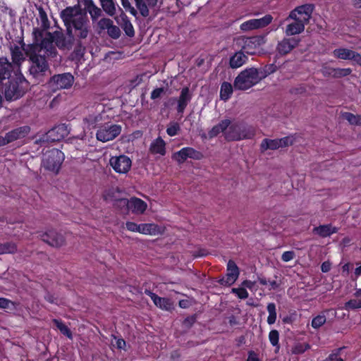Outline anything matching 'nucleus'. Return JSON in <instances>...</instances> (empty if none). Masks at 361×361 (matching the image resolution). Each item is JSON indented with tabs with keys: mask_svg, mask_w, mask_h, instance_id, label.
Segmentation results:
<instances>
[{
	"mask_svg": "<svg viewBox=\"0 0 361 361\" xmlns=\"http://www.w3.org/2000/svg\"><path fill=\"white\" fill-rule=\"evenodd\" d=\"M59 16L66 27V33L59 27V30L53 32H46L39 42L43 46L51 44L54 48L68 51L75 44V52L82 54L92 36L89 17L78 4L66 7L61 11Z\"/></svg>",
	"mask_w": 361,
	"mask_h": 361,
	"instance_id": "f257e3e1",
	"label": "nucleus"
},
{
	"mask_svg": "<svg viewBox=\"0 0 361 361\" xmlns=\"http://www.w3.org/2000/svg\"><path fill=\"white\" fill-rule=\"evenodd\" d=\"M42 37V32L38 28H33V42L26 46L25 55L29 58L31 64L29 72L35 78L44 76L49 69L47 59L54 58L58 54L57 49L54 48L51 44L44 46L39 42Z\"/></svg>",
	"mask_w": 361,
	"mask_h": 361,
	"instance_id": "f03ea898",
	"label": "nucleus"
},
{
	"mask_svg": "<svg viewBox=\"0 0 361 361\" xmlns=\"http://www.w3.org/2000/svg\"><path fill=\"white\" fill-rule=\"evenodd\" d=\"M314 6L312 4H307L296 7L293 10L288 18L294 20V22L288 25L286 28V35H295L302 32L305 26L311 18Z\"/></svg>",
	"mask_w": 361,
	"mask_h": 361,
	"instance_id": "7ed1b4c3",
	"label": "nucleus"
},
{
	"mask_svg": "<svg viewBox=\"0 0 361 361\" xmlns=\"http://www.w3.org/2000/svg\"><path fill=\"white\" fill-rule=\"evenodd\" d=\"M265 77L266 74H262V72L255 68H246L235 78L233 86L236 90H246L259 82Z\"/></svg>",
	"mask_w": 361,
	"mask_h": 361,
	"instance_id": "20e7f679",
	"label": "nucleus"
},
{
	"mask_svg": "<svg viewBox=\"0 0 361 361\" xmlns=\"http://www.w3.org/2000/svg\"><path fill=\"white\" fill-rule=\"evenodd\" d=\"M255 135V128L241 122L231 123L227 130L224 133V137L227 141L252 139Z\"/></svg>",
	"mask_w": 361,
	"mask_h": 361,
	"instance_id": "39448f33",
	"label": "nucleus"
},
{
	"mask_svg": "<svg viewBox=\"0 0 361 361\" xmlns=\"http://www.w3.org/2000/svg\"><path fill=\"white\" fill-rule=\"evenodd\" d=\"M64 158V154L61 150L52 149L44 154L42 166L45 170L57 174Z\"/></svg>",
	"mask_w": 361,
	"mask_h": 361,
	"instance_id": "423d86ee",
	"label": "nucleus"
},
{
	"mask_svg": "<svg viewBox=\"0 0 361 361\" xmlns=\"http://www.w3.org/2000/svg\"><path fill=\"white\" fill-rule=\"evenodd\" d=\"M121 130L122 127L120 125L106 123L99 127L96 137L102 142L111 141L120 135Z\"/></svg>",
	"mask_w": 361,
	"mask_h": 361,
	"instance_id": "0eeeda50",
	"label": "nucleus"
},
{
	"mask_svg": "<svg viewBox=\"0 0 361 361\" xmlns=\"http://www.w3.org/2000/svg\"><path fill=\"white\" fill-rule=\"evenodd\" d=\"M2 88V94L7 100H15L22 97L24 91L20 87L19 82L15 79L7 80L0 85Z\"/></svg>",
	"mask_w": 361,
	"mask_h": 361,
	"instance_id": "6e6552de",
	"label": "nucleus"
},
{
	"mask_svg": "<svg viewBox=\"0 0 361 361\" xmlns=\"http://www.w3.org/2000/svg\"><path fill=\"white\" fill-rule=\"evenodd\" d=\"M40 239L49 245L59 248L66 245L64 235L55 229H48L39 234Z\"/></svg>",
	"mask_w": 361,
	"mask_h": 361,
	"instance_id": "1a4fd4ad",
	"label": "nucleus"
},
{
	"mask_svg": "<svg viewBox=\"0 0 361 361\" xmlns=\"http://www.w3.org/2000/svg\"><path fill=\"white\" fill-rule=\"evenodd\" d=\"M293 138L292 136H286L280 139H264L260 144V149L265 152L268 149L276 150L292 145Z\"/></svg>",
	"mask_w": 361,
	"mask_h": 361,
	"instance_id": "9d476101",
	"label": "nucleus"
},
{
	"mask_svg": "<svg viewBox=\"0 0 361 361\" xmlns=\"http://www.w3.org/2000/svg\"><path fill=\"white\" fill-rule=\"evenodd\" d=\"M73 82L74 77L70 73L54 75L49 80V85L54 90L68 89Z\"/></svg>",
	"mask_w": 361,
	"mask_h": 361,
	"instance_id": "9b49d317",
	"label": "nucleus"
},
{
	"mask_svg": "<svg viewBox=\"0 0 361 361\" xmlns=\"http://www.w3.org/2000/svg\"><path fill=\"white\" fill-rule=\"evenodd\" d=\"M70 133V129L68 125L65 123L59 124L51 130H49L44 135H43V142H57L65 137L68 136Z\"/></svg>",
	"mask_w": 361,
	"mask_h": 361,
	"instance_id": "f8f14e48",
	"label": "nucleus"
},
{
	"mask_svg": "<svg viewBox=\"0 0 361 361\" xmlns=\"http://www.w3.org/2000/svg\"><path fill=\"white\" fill-rule=\"evenodd\" d=\"M109 164L116 173L125 174L130 171L132 161L126 155H120L111 157Z\"/></svg>",
	"mask_w": 361,
	"mask_h": 361,
	"instance_id": "ddd939ff",
	"label": "nucleus"
},
{
	"mask_svg": "<svg viewBox=\"0 0 361 361\" xmlns=\"http://www.w3.org/2000/svg\"><path fill=\"white\" fill-rule=\"evenodd\" d=\"M273 20V17L269 15H265L260 18L250 19L243 23L240 27L242 31L247 32L255 29L263 28L269 25Z\"/></svg>",
	"mask_w": 361,
	"mask_h": 361,
	"instance_id": "4468645a",
	"label": "nucleus"
},
{
	"mask_svg": "<svg viewBox=\"0 0 361 361\" xmlns=\"http://www.w3.org/2000/svg\"><path fill=\"white\" fill-rule=\"evenodd\" d=\"M172 158L178 164H183L188 158L200 160L203 158V154L192 147H187L175 152L172 155Z\"/></svg>",
	"mask_w": 361,
	"mask_h": 361,
	"instance_id": "2eb2a0df",
	"label": "nucleus"
},
{
	"mask_svg": "<svg viewBox=\"0 0 361 361\" xmlns=\"http://www.w3.org/2000/svg\"><path fill=\"white\" fill-rule=\"evenodd\" d=\"M242 50L250 55L256 54L259 48L264 44V38L259 36H254L243 39Z\"/></svg>",
	"mask_w": 361,
	"mask_h": 361,
	"instance_id": "dca6fc26",
	"label": "nucleus"
},
{
	"mask_svg": "<svg viewBox=\"0 0 361 361\" xmlns=\"http://www.w3.org/2000/svg\"><path fill=\"white\" fill-rule=\"evenodd\" d=\"M239 269L233 260H229L227 264V273L226 276L219 280V283L223 286H231L238 279Z\"/></svg>",
	"mask_w": 361,
	"mask_h": 361,
	"instance_id": "f3484780",
	"label": "nucleus"
},
{
	"mask_svg": "<svg viewBox=\"0 0 361 361\" xmlns=\"http://www.w3.org/2000/svg\"><path fill=\"white\" fill-rule=\"evenodd\" d=\"M333 56L338 59L351 60L361 65V54L347 48H338L333 51Z\"/></svg>",
	"mask_w": 361,
	"mask_h": 361,
	"instance_id": "a211bd4d",
	"label": "nucleus"
},
{
	"mask_svg": "<svg viewBox=\"0 0 361 361\" xmlns=\"http://www.w3.org/2000/svg\"><path fill=\"white\" fill-rule=\"evenodd\" d=\"M21 47H19L16 44H11L9 47V50L11 52L12 64L17 68H20L21 64L25 61V49H26L25 43L21 42Z\"/></svg>",
	"mask_w": 361,
	"mask_h": 361,
	"instance_id": "6ab92c4d",
	"label": "nucleus"
},
{
	"mask_svg": "<svg viewBox=\"0 0 361 361\" xmlns=\"http://www.w3.org/2000/svg\"><path fill=\"white\" fill-rule=\"evenodd\" d=\"M15 67L6 57H0V85L4 81L10 80L9 77ZM2 88L0 87V103L1 102Z\"/></svg>",
	"mask_w": 361,
	"mask_h": 361,
	"instance_id": "aec40b11",
	"label": "nucleus"
},
{
	"mask_svg": "<svg viewBox=\"0 0 361 361\" xmlns=\"http://www.w3.org/2000/svg\"><path fill=\"white\" fill-rule=\"evenodd\" d=\"M299 42L300 39L295 37L283 38L277 44L276 51L281 56L286 55L295 48Z\"/></svg>",
	"mask_w": 361,
	"mask_h": 361,
	"instance_id": "412c9836",
	"label": "nucleus"
},
{
	"mask_svg": "<svg viewBox=\"0 0 361 361\" xmlns=\"http://www.w3.org/2000/svg\"><path fill=\"white\" fill-rule=\"evenodd\" d=\"M83 12L90 14V19L93 23H95L99 18L103 15L104 11L102 8L98 7L93 0H85V10Z\"/></svg>",
	"mask_w": 361,
	"mask_h": 361,
	"instance_id": "4be33fe9",
	"label": "nucleus"
},
{
	"mask_svg": "<svg viewBox=\"0 0 361 361\" xmlns=\"http://www.w3.org/2000/svg\"><path fill=\"white\" fill-rule=\"evenodd\" d=\"M30 132V128L28 126H23L16 128L6 133V139L8 143L17 140L25 137Z\"/></svg>",
	"mask_w": 361,
	"mask_h": 361,
	"instance_id": "5701e85b",
	"label": "nucleus"
},
{
	"mask_svg": "<svg viewBox=\"0 0 361 361\" xmlns=\"http://www.w3.org/2000/svg\"><path fill=\"white\" fill-rule=\"evenodd\" d=\"M192 98V94L190 92V90L188 87H183L181 90L178 100L177 111L178 113H183L190 102Z\"/></svg>",
	"mask_w": 361,
	"mask_h": 361,
	"instance_id": "b1692460",
	"label": "nucleus"
},
{
	"mask_svg": "<svg viewBox=\"0 0 361 361\" xmlns=\"http://www.w3.org/2000/svg\"><path fill=\"white\" fill-rule=\"evenodd\" d=\"M145 202L137 197H132L130 199L129 209L134 214H142L147 209Z\"/></svg>",
	"mask_w": 361,
	"mask_h": 361,
	"instance_id": "393cba45",
	"label": "nucleus"
},
{
	"mask_svg": "<svg viewBox=\"0 0 361 361\" xmlns=\"http://www.w3.org/2000/svg\"><path fill=\"white\" fill-rule=\"evenodd\" d=\"M136 6L143 17L149 14L148 6L154 7L157 5L158 0H135Z\"/></svg>",
	"mask_w": 361,
	"mask_h": 361,
	"instance_id": "a878e982",
	"label": "nucleus"
},
{
	"mask_svg": "<svg viewBox=\"0 0 361 361\" xmlns=\"http://www.w3.org/2000/svg\"><path fill=\"white\" fill-rule=\"evenodd\" d=\"M337 231L338 228L331 224L321 225L313 228V233L322 238L329 237L331 234L337 233Z\"/></svg>",
	"mask_w": 361,
	"mask_h": 361,
	"instance_id": "bb28decb",
	"label": "nucleus"
},
{
	"mask_svg": "<svg viewBox=\"0 0 361 361\" xmlns=\"http://www.w3.org/2000/svg\"><path fill=\"white\" fill-rule=\"evenodd\" d=\"M231 124V120L224 119L221 121L217 125L214 126L209 132V138L216 137L220 133H224L227 130L228 127Z\"/></svg>",
	"mask_w": 361,
	"mask_h": 361,
	"instance_id": "cd10ccee",
	"label": "nucleus"
},
{
	"mask_svg": "<svg viewBox=\"0 0 361 361\" xmlns=\"http://www.w3.org/2000/svg\"><path fill=\"white\" fill-rule=\"evenodd\" d=\"M247 60V56L245 54V52L242 50L237 51L233 56H232L229 61V65L232 68H238L242 66Z\"/></svg>",
	"mask_w": 361,
	"mask_h": 361,
	"instance_id": "c85d7f7f",
	"label": "nucleus"
},
{
	"mask_svg": "<svg viewBox=\"0 0 361 361\" xmlns=\"http://www.w3.org/2000/svg\"><path fill=\"white\" fill-rule=\"evenodd\" d=\"M115 192L114 190H110L104 195V197L106 201H114V205L118 208L127 207L129 209L130 200L126 198H119L113 200V194Z\"/></svg>",
	"mask_w": 361,
	"mask_h": 361,
	"instance_id": "c756f323",
	"label": "nucleus"
},
{
	"mask_svg": "<svg viewBox=\"0 0 361 361\" xmlns=\"http://www.w3.org/2000/svg\"><path fill=\"white\" fill-rule=\"evenodd\" d=\"M102 10L109 16L116 13L117 4L115 0H99Z\"/></svg>",
	"mask_w": 361,
	"mask_h": 361,
	"instance_id": "7c9ffc66",
	"label": "nucleus"
},
{
	"mask_svg": "<svg viewBox=\"0 0 361 361\" xmlns=\"http://www.w3.org/2000/svg\"><path fill=\"white\" fill-rule=\"evenodd\" d=\"M149 152L154 154L164 155L166 153L165 142L161 137L157 138L151 143Z\"/></svg>",
	"mask_w": 361,
	"mask_h": 361,
	"instance_id": "2f4dec72",
	"label": "nucleus"
},
{
	"mask_svg": "<svg viewBox=\"0 0 361 361\" xmlns=\"http://www.w3.org/2000/svg\"><path fill=\"white\" fill-rule=\"evenodd\" d=\"M39 11V23L41 28L37 27L39 30L42 32V34L44 33V31L47 30L50 27V22L48 19L47 15L45 12V11L42 8L39 7L38 8Z\"/></svg>",
	"mask_w": 361,
	"mask_h": 361,
	"instance_id": "473e14b6",
	"label": "nucleus"
},
{
	"mask_svg": "<svg viewBox=\"0 0 361 361\" xmlns=\"http://www.w3.org/2000/svg\"><path fill=\"white\" fill-rule=\"evenodd\" d=\"M153 302L157 307L164 310H170L173 308L172 302L166 298H161L157 295Z\"/></svg>",
	"mask_w": 361,
	"mask_h": 361,
	"instance_id": "72a5a7b5",
	"label": "nucleus"
},
{
	"mask_svg": "<svg viewBox=\"0 0 361 361\" xmlns=\"http://www.w3.org/2000/svg\"><path fill=\"white\" fill-rule=\"evenodd\" d=\"M233 93V86L228 82H224L221 85L220 97L223 100L228 99Z\"/></svg>",
	"mask_w": 361,
	"mask_h": 361,
	"instance_id": "f704fd0d",
	"label": "nucleus"
},
{
	"mask_svg": "<svg viewBox=\"0 0 361 361\" xmlns=\"http://www.w3.org/2000/svg\"><path fill=\"white\" fill-rule=\"evenodd\" d=\"M121 27L124 30L126 35L130 37L135 35V30L133 26L126 16H122L121 18Z\"/></svg>",
	"mask_w": 361,
	"mask_h": 361,
	"instance_id": "c9c22d12",
	"label": "nucleus"
},
{
	"mask_svg": "<svg viewBox=\"0 0 361 361\" xmlns=\"http://www.w3.org/2000/svg\"><path fill=\"white\" fill-rule=\"evenodd\" d=\"M142 234L157 235L161 233V228L155 224H143Z\"/></svg>",
	"mask_w": 361,
	"mask_h": 361,
	"instance_id": "e433bc0d",
	"label": "nucleus"
},
{
	"mask_svg": "<svg viewBox=\"0 0 361 361\" xmlns=\"http://www.w3.org/2000/svg\"><path fill=\"white\" fill-rule=\"evenodd\" d=\"M16 251L17 246L14 243L7 242L4 243H0V255L13 254Z\"/></svg>",
	"mask_w": 361,
	"mask_h": 361,
	"instance_id": "4c0bfd02",
	"label": "nucleus"
},
{
	"mask_svg": "<svg viewBox=\"0 0 361 361\" xmlns=\"http://www.w3.org/2000/svg\"><path fill=\"white\" fill-rule=\"evenodd\" d=\"M267 311L269 312V316L267 317V323L269 324H273L276 322V305L273 302L269 303L267 305Z\"/></svg>",
	"mask_w": 361,
	"mask_h": 361,
	"instance_id": "58836bf2",
	"label": "nucleus"
},
{
	"mask_svg": "<svg viewBox=\"0 0 361 361\" xmlns=\"http://www.w3.org/2000/svg\"><path fill=\"white\" fill-rule=\"evenodd\" d=\"M343 118L352 125L361 126V115H355L350 112H345L343 114Z\"/></svg>",
	"mask_w": 361,
	"mask_h": 361,
	"instance_id": "ea45409f",
	"label": "nucleus"
},
{
	"mask_svg": "<svg viewBox=\"0 0 361 361\" xmlns=\"http://www.w3.org/2000/svg\"><path fill=\"white\" fill-rule=\"evenodd\" d=\"M53 323L56 325V326L59 329L61 334L66 336L68 338H72V334L68 327L63 324L61 321L58 319H54Z\"/></svg>",
	"mask_w": 361,
	"mask_h": 361,
	"instance_id": "a19ab883",
	"label": "nucleus"
},
{
	"mask_svg": "<svg viewBox=\"0 0 361 361\" xmlns=\"http://www.w3.org/2000/svg\"><path fill=\"white\" fill-rule=\"evenodd\" d=\"M310 348L308 343H297L291 349V353L295 355L302 354Z\"/></svg>",
	"mask_w": 361,
	"mask_h": 361,
	"instance_id": "79ce46f5",
	"label": "nucleus"
},
{
	"mask_svg": "<svg viewBox=\"0 0 361 361\" xmlns=\"http://www.w3.org/2000/svg\"><path fill=\"white\" fill-rule=\"evenodd\" d=\"M113 23V20L108 18H102L96 22L97 27L100 31L104 30L107 31Z\"/></svg>",
	"mask_w": 361,
	"mask_h": 361,
	"instance_id": "37998d69",
	"label": "nucleus"
},
{
	"mask_svg": "<svg viewBox=\"0 0 361 361\" xmlns=\"http://www.w3.org/2000/svg\"><path fill=\"white\" fill-rule=\"evenodd\" d=\"M101 120L99 115H89L84 118V121L88 125L90 128H94L97 127V123Z\"/></svg>",
	"mask_w": 361,
	"mask_h": 361,
	"instance_id": "c03bdc74",
	"label": "nucleus"
},
{
	"mask_svg": "<svg viewBox=\"0 0 361 361\" xmlns=\"http://www.w3.org/2000/svg\"><path fill=\"white\" fill-rule=\"evenodd\" d=\"M345 310H355L361 308V300L360 299H351L345 303Z\"/></svg>",
	"mask_w": 361,
	"mask_h": 361,
	"instance_id": "a18cd8bd",
	"label": "nucleus"
},
{
	"mask_svg": "<svg viewBox=\"0 0 361 361\" xmlns=\"http://www.w3.org/2000/svg\"><path fill=\"white\" fill-rule=\"evenodd\" d=\"M107 34L111 38L117 39L120 37L121 32L120 28L118 26L114 25L113 23L110 27L108 29Z\"/></svg>",
	"mask_w": 361,
	"mask_h": 361,
	"instance_id": "49530a36",
	"label": "nucleus"
},
{
	"mask_svg": "<svg viewBox=\"0 0 361 361\" xmlns=\"http://www.w3.org/2000/svg\"><path fill=\"white\" fill-rule=\"evenodd\" d=\"M326 321V316L324 314H319L315 317L312 320V326L314 329H319L321 327L323 324H325Z\"/></svg>",
	"mask_w": 361,
	"mask_h": 361,
	"instance_id": "de8ad7c7",
	"label": "nucleus"
},
{
	"mask_svg": "<svg viewBox=\"0 0 361 361\" xmlns=\"http://www.w3.org/2000/svg\"><path fill=\"white\" fill-rule=\"evenodd\" d=\"M334 73V78H339L342 77H345L347 75H349L352 73V70L350 68H334V71H333Z\"/></svg>",
	"mask_w": 361,
	"mask_h": 361,
	"instance_id": "09e8293b",
	"label": "nucleus"
},
{
	"mask_svg": "<svg viewBox=\"0 0 361 361\" xmlns=\"http://www.w3.org/2000/svg\"><path fill=\"white\" fill-rule=\"evenodd\" d=\"M180 128L178 123H170L167 127L166 133L169 136H174L180 131Z\"/></svg>",
	"mask_w": 361,
	"mask_h": 361,
	"instance_id": "8fccbe9b",
	"label": "nucleus"
},
{
	"mask_svg": "<svg viewBox=\"0 0 361 361\" xmlns=\"http://www.w3.org/2000/svg\"><path fill=\"white\" fill-rule=\"evenodd\" d=\"M269 339L270 343L274 346H277L279 344V334L277 330H271L269 334Z\"/></svg>",
	"mask_w": 361,
	"mask_h": 361,
	"instance_id": "3c124183",
	"label": "nucleus"
},
{
	"mask_svg": "<svg viewBox=\"0 0 361 361\" xmlns=\"http://www.w3.org/2000/svg\"><path fill=\"white\" fill-rule=\"evenodd\" d=\"M166 90L164 87L156 88L151 92L150 98L153 100L160 98L166 93Z\"/></svg>",
	"mask_w": 361,
	"mask_h": 361,
	"instance_id": "603ef678",
	"label": "nucleus"
},
{
	"mask_svg": "<svg viewBox=\"0 0 361 361\" xmlns=\"http://www.w3.org/2000/svg\"><path fill=\"white\" fill-rule=\"evenodd\" d=\"M232 292L235 293L240 299H245L249 295L247 291L243 288H233Z\"/></svg>",
	"mask_w": 361,
	"mask_h": 361,
	"instance_id": "864d4df0",
	"label": "nucleus"
},
{
	"mask_svg": "<svg viewBox=\"0 0 361 361\" xmlns=\"http://www.w3.org/2000/svg\"><path fill=\"white\" fill-rule=\"evenodd\" d=\"M295 257V254L293 251H286L282 254L281 259L283 262H288L293 259Z\"/></svg>",
	"mask_w": 361,
	"mask_h": 361,
	"instance_id": "5fc2aeb1",
	"label": "nucleus"
},
{
	"mask_svg": "<svg viewBox=\"0 0 361 361\" xmlns=\"http://www.w3.org/2000/svg\"><path fill=\"white\" fill-rule=\"evenodd\" d=\"M290 92L294 94H302L306 92V87L304 85H300L292 88Z\"/></svg>",
	"mask_w": 361,
	"mask_h": 361,
	"instance_id": "6e6d98bb",
	"label": "nucleus"
},
{
	"mask_svg": "<svg viewBox=\"0 0 361 361\" xmlns=\"http://www.w3.org/2000/svg\"><path fill=\"white\" fill-rule=\"evenodd\" d=\"M334 68H329V67H323L322 69V73L323 74L324 76L325 77H329V76H332L334 78Z\"/></svg>",
	"mask_w": 361,
	"mask_h": 361,
	"instance_id": "4d7b16f0",
	"label": "nucleus"
},
{
	"mask_svg": "<svg viewBox=\"0 0 361 361\" xmlns=\"http://www.w3.org/2000/svg\"><path fill=\"white\" fill-rule=\"evenodd\" d=\"M12 302L11 300L4 298H0V308H8L9 307V305Z\"/></svg>",
	"mask_w": 361,
	"mask_h": 361,
	"instance_id": "13d9d810",
	"label": "nucleus"
},
{
	"mask_svg": "<svg viewBox=\"0 0 361 361\" xmlns=\"http://www.w3.org/2000/svg\"><path fill=\"white\" fill-rule=\"evenodd\" d=\"M324 361H343V360L338 356V353L331 354Z\"/></svg>",
	"mask_w": 361,
	"mask_h": 361,
	"instance_id": "bf43d9fd",
	"label": "nucleus"
},
{
	"mask_svg": "<svg viewBox=\"0 0 361 361\" xmlns=\"http://www.w3.org/2000/svg\"><path fill=\"white\" fill-rule=\"evenodd\" d=\"M126 228L132 232H136L137 229V224L132 222V221H127L126 224Z\"/></svg>",
	"mask_w": 361,
	"mask_h": 361,
	"instance_id": "052dcab7",
	"label": "nucleus"
},
{
	"mask_svg": "<svg viewBox=\"0 0 361 361\" xmlns=\"http://www.w3.org/2000/svg\"><path fill=\"white\" fill-rule=\"evenodd\" d=\"M116 345L118 349H123L126 346V341L122 338H116Z\"/></svg>",
	"mask_w": 361,
	"mask_h": 361,
	"instance_id": "680f3d73",
	"label": "nucleus"
},
{
	"mask_svg": "<svg viewBox=\"0 0 361 361\" xmlns=\"http://www.w3.org/2000/svg\"><path fill=\"white\" fill-rule=\"evenodd\" d=\"M195 321V318L194 317H188L184 320L183 324L187 327H190L194 324Z\"/></svg>",
	"mask_w": 361,
	"mask_h": 361,
	"instance_id": "e2e57ef3",
	"label": "nucleus"
},
{
	"mask_svg": "<svg viewBox=\"0 0 361 361\" xmlns=\"http://www.w3.org/2000/svg\"><path fill=\"white\" fill-rule=\"evenodd\" d=\"M321 269L322 272H328L331 269V264L328 262H324L322 264Z\"/></svg>",
	"mask_w": 361,
	"mask_h": 361,
	"instance_id": "0e129e2a",
	"label": "nucleus"
},
{
	"mask_svg": "<svg viewBox=\"0 0 361 361\" xmlns=\"http://www.w3.org/2000/svg\"><path fill=\"white\" fill-rule=\"evenodd\" d=\"M276 67L274 65H269V66L266 67V70L264 74H266V76L269 74H271L276 71Z\"/></svg>",
	"mask_w": 361,
	"mask_h": 361,
	"instance_id": "69168bd1",
	"label": "nucleus"
},
{
	"mask_svg": "<svg viewBox=\"0 0 361 361\" xmlns=\"http://www.w3.org/2000/svg\"><path fill=\"white\" fill-rule=\"evenodd\" d=\"M247 361H259L256 354L253 352H250L247 357Z\"/></svg>",
	"mask_w": 361,
	"mask_h": 361,
	"instance_id": "338daca9",
	"label": "nucleus"
},
{
	"mask_svg": "<svg viewBox=\"0 0 361 361\" xmlns=\"http://www.w3.org/2000/svg\"><path fill=\"white\" fill-rule=\"evenodd\" d=\"M243 285L249 289H252L255 285V282L246 280L243 281Z\"/></svg>",
	"mask_w": 361,
	"mask_h": 361,
	"instance_id": "774afa93",
	"label": "nucleus"
}]
</instances>
